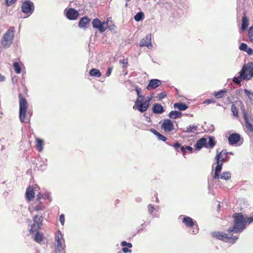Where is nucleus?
<instances>
[{
    "label": "nucleus",
    "instance_id": "nucleus-62",
    "mask_svg": "<svg viewBox=\"0 0 253 253\" xmlns=\"http://www.w3.org/2000/svg\"><path fill=\"white\" fill-rule=\"evenodd\" d=\"M185 148L186 149V150L190 151L191 153L193 152V149L192 147L190 146H187L185 147Z\"/></svg>",
    "mask_w": 253,
    "mask_h": 253
},
{
    "label": "nucleus",
    "instance_id": "nucleus-20",
    "mask_svg": "<svg viewBox=\"0 0 253 253\" xmlns=\"http://www.w3.org/2000/svg\"><path fill=\"white\" fill-rule=\"evenodd\" d=\"M90 21V19L87 16H85L83 17L80 19L79 22V27L80 28H86L87 27V25L89 24Z\"/></svg>",
    "mask_w": 253,
    "mask_h": 253
},
{
    "label": "nucleus",
    "instance_id": "nucleus-53",
    "mask_svg": "<svg viewBox=\"0 0 253 253\" xmlns=\"http://www.w3.org/2000/svg\"><path fill=\"white\" fill-rule=\"evenodd\" d=\"M59 221L62 225H64L65 222V216L64 214H61L59 217Z\"/></svg>",
    "mask_w": 253,
    "mask_h": 253
},
{
    "label": "nucleus",
    "instance_id": "nucleus-4",
    "mask_svg": "<svg viewBox=\"0 0 253 253\" xmlns=\"http://www.w3.org/2000/svg\"><path fill=\"white\" fill-rule=\"evenodd\" d=\"M242 80H249L253 77V63L249 62L242 67L239 72Z\"/></svg>",
    "mask_w": 253,
    "mask_h": 253
},
{
    "label": "nucleus",
    "instance_id": "nucleus-7",
    "mask_svg": "<svg viewBox=\"0 0 253 253\" xmlns=\"http://www.w3.org/2000/svg\"><path fill=\"white\" fill-rule=\"evenodd\" d=\"M93 28L97 29L101 33H103L108 27L107 22H102L98 18H95L92 22Z\"/></svg>",
    "mask_w": 253,
    "mask_h": 253
},
{
    "label": "nucleus",
    "instance_id": "nucleus-58",
    "mask_svg": "<svg viewBox=\"0 0 253 253\" xmlns=\"http://www.w3.org/2000/svg\"><path fill=\"white\" fill-rule=\"evenodd\" d=\"M129 248H123L122 249V251L124 253H131L132 251L130 249H128Z\"/></svg>",
    "mask_w": 253,
    "mask_h": 253
},
{
    "label": "nucleus",
    "instance_id": "nucleus-57",
    "mask_svg": "<svg viewBox=\"0 0 253 253\" xmlns=\"http://www.w3.org/2000/svg\"><path fill=\"white\" fill-rule=\"evenodd\" d=\"M181 146V145L178 141H176L172 145V146L176 149V151H177L178 148H180Z\"/></svg>",
    "mask_w": 253,
    "mask_h": 253
},
{
    "label": "nucleus",
    "instance_id": "nucleus-42",
    "mask_svg": "<svg viewBox=\"0 0 253 253\" xmlns=\"http://www.w3.org/2000/svg\"><path fill=\"white\" fill-rule=\"evenodd\" d=\"M244 92L246 93V95L248 96L249 99L250 100L252 103H253V92H252L251 91L245 88L244 89Z\"/></svg>",
    "mask_w": 253,
    "mask_h": 253
},
{
    "label": "nucleus",
    "instance_id": "nucleus-38",
    "mask_svg": "<svg viewBox=\"0 0 253 253\" xmlns=\"http://www.w3.org/2000/svg\"><path fill=\"white\" fill-rule=\"evenodd\" d=\"M191 227V229H190L189 231L190 233H191L193 235H196L198 233L199 228H198V226L197 225V222L194 223V225Z\"/></svg>",
    "mask_w": 253,
    "mask_h": 253
},
{
    "label": "nucleus",
    "instance_id": "nucleus-40",
    "mask_svg": "<svg viewBox=\"0 0 253 253\" xmlns=\"http://www.w3.org/2000/svg\"><path fill=\"white\" fill-rule=\"evenodd\" d=\"M14 70L15 72L19 74L21 72V67L19 64V63L17 62H14L13 64Z\"/></svg>",
    "mask_w": 253,
    "mask_h": 253
},
{
    "label": "nucleus",
    "instance_id": "nucleus-43",
    "mask_svg": "<svg viewBox=\"0 0 253 253\" xmlns=\"http://www.w3.org/2000/svg\"><path fill=\"white\" fill-rule=\"evenodd\" d=\"M248 35L250 41L253 43V26L250 27L248 30Z\"/></svg>",
    "mask_w": 253,
    "mask_h": 253
},
{
    "label": "nucleus",
    "instance_id": "nucleus-11",
    "mask_svg": "<svg viewBox=\"0 0 253 253\" xmlns=\"http://www.w3.org/2000/svg\"><path fill=\"white\" fill-rule=\"evenodd\" d=\"M67 18L70 20H76L79 16V11L73 8H70L66 13Z\"/></svg>",
    "mask_w": 253,
    "mask_h": 253
},
{
    "label": "nucleus",
    "instance_id": "nucleus-18",
    "mask_svg": "<svg viewBox=\"0 0 253 253\" xmlns=\"http://www.w3.org/2000/svg\"><path fill=\"white\" fill-rule=\"evenodd\" d=\"M152 111L155 114H161L165 112V109L161 104L157 103L153 105Z\"/></svg>",
    "mask_w": 253,
    "mask_h": 253
},
{
    "label": "nucleus",
    "instance_id": "nucleus-6",
    "mask_svg": "<svg viewBox=\"0 0 253 253\" xmlns=\"http://www.w3.org/2000/svg\"><path fill=\"white\" fill-rule=\"evenodd\" d=\"M34 11V3L30 0H26L22 2L21 11L24 14L30 16Z\"/></svg>",
    "mask_w": 253,
    "mask_h": 253
},
{
    "label": "nucleus",
    "instance_id": "nucleus-29",
    "mask_svg": "<svg viewBox=\"0 0 253 253\" xmlns=\"http://www.w3.org/2000/svg\"><path fill=\"white\" fill-rule=\"evenodd\" d=\"M89 74L90 76L95 77H100L101 76V73L100 70L95 68L91 69L89 71Z\"/></svg>",
    "mask_w": 253,
    "mask_h": 253
},
{
    "label": "nucleus",
    "instance_id": "nucleus-13",
    "mask_svg": "<svg viewBox=\"0 0 253 253\" xmlns=\"http://www.w3.org/2000/svg\"><path fill=\"white\" fill-rule=\"evenodd\" d=\"M144 46L147 47L149 49H151L153 47V45L151 43V34L147 35L145 38L141 40L140 46Z\"/></svg>",
    "mask_w": 253,
    "mask_h": 253
},
{
    "label": "nucleus",
    "instance_id": "nucleus-51",
    "mask_svg": "<svg viewBox=\"0 0 253 253\" xmlns=\"http://www.w3.org/2000/svg\"><path fill=\"white\" fill-rule=\"evenodd\" d=\"M55 253H61V252L64 250L65 247H55Z\"/></svg>",
    "mask_w": 253,
    "mask_h": 253
},
{
    "label": "nucleus",
    "instance_id": "nucleus-35",
    "mask_svg": "<svg viewBox=\"0 0 253 253\" xmlns=\"http://www.w3.org/2000/svg\"><path fill=\"white\" fill-rule=\"evenodd\" d=\"M144 18V14L143 12L140 11L134 16V19L136 22H139Z\"/></svg>",
    "mask_w": 253,
    "mask_h": 253
},
{
    "label": "nucleus",
    "instance_id": "nucleus-46",
    "mask_svg": "<svg viewBox=\"0 0 253 253\" xmlns=\"http://www.w3.org/2000/svg\"><path fill=\"white\" fill-rule=\"evenodd\" d=\"M238 239V237L235 236H228L227 242L234 243Z\"/></svg>",
    "mask_w": 253,
    "mask_h": 253
},
{
    "label": "nucleus",
    "instance_id": "nucleus-33",
    "mask_svg": "<svg viewBox=\"0 0 253 253\" xmlns=\"http://www.w3.org/2000/svg\"><path fill=\"white\" fill-rule=\"evenodd\" d=\"M42 203H39L36 206L34 207L31 212L43 211L45 209V207L42 205Z\"/></svg>",
    "mask_w": 253,
    "mask_h": 253
},
{
    "label": "nucleus",
    "instance_id": "nucleus-63",
    "mask_svg": "<svg viewBox=\"0 0 253 253\" xmlns=\"http://www.w3.org/2000/svg\"><path fill=\"white\" fill-rule=\"evenodd\" d=\"M46 167V165L44 164V165H41L39 167V169H40L41 170H44L45 169Z\"/></svg>",
    "mask_w": 253,
    "mask_h": 253
},
{
    "label": "nucleus",
    "instance_id": "nucleus-41",
    "mask_svg": "<svg viewBox=\"0 0 253 253\" xmlns=\"http://www.w3.org/2000/svg\"><path fill=\"white\" fill-rule=\"evenodd\" d=\"M226 92V90L222 89L217 92H215L213 94L216 98L220 99L223 97L224 93H225Z\"/></svg>",
    "mask_w": 253,
    "mask_h": 253
},
{
    "label": "nucleus",
    "instance_id": "nucleus-1",
    "mask_svg": "<svg viewBox=\"0 0 253 253\" xmlns=\"http://www.w3.org/2000/svg\"><path fill=\"white\" fill-rule=\"evenodd\" d=\"M233 226L229 228L227 232L232 233H240L246 228L245 216L241 212H236L232 215Z\"/></svg>",
    "mask_w": 253,
    "mask_h": 253
},
{
    "label": "nucleus",
    "instance_id": "nucleus-39",
    "mask_svg": "<svg viewBox=\"0 0 253 253\" xmlns=\"http://www.w3.org/2000/svg\"><path fill=\"white\" fill-rule=\"evenodd\" d=\"M42 240H43V234H41L39 232V231L36 232L34 240L37 243H40L42 241Z\"/></svg>",
    "mask_w": 253,
    "mask_h": 253
},
{
    "label": "nucleus",
    "instance_id": "nucleus-5",
    "mask_svg": "<svg viewBox=\"0 0 253 253\" xmlns=\"http://www.w3.org/2000/svg\"><path fill=\"white\" fill-rule=\"evenodd\" d=\"M151 100L152 97H147L144 101L137 99L135 101V106L140 112L143 113L149 108Z\"/></svg>",
    "mask_w": 253,
    "mask_h": 253
},
{
    "label": "nucleus",
    "instance_id": "nucleus-52",
    "mask_svg": "<svg viewBox=\"0 0 253 253\" xmlns=\"http://www.w3.org/2000/svg\"><path fill=\"white\" fill-rule=\"evenodd\" d=\"M233 82L237 84H241V79H240V78L237 77H234L233 78Z\"/></svg>",
    "mask_w": 253,
    "mask_h": 253
},
{
    "label": "nucleus",
    "instance_id": "nucleus-8",
    "mask_svg": "<svg viewBox=\"0 0 253 253\" xmlns=\"http://www.w3.org/2000/svg\"><path fill=\"white\" fill-rule=\"evenodd\" d=\"M228 152H227L226 150H223L219 153H218L215 157L216 164H223V163L227 162L228 161Z\"/></svg>",
    "mask_w": 253,
    "mask_h": 253
},
{
    "label": "nucleus",
    "instance_id": "nucleus-26",
    "mask_svg": "<svg viewBox=\"0 0 253 253\" xmlns=\"http://www.w3.org/2000/svg\"><path fill=\"white\" fill-rule=\"evenodd\" d=\"M249 19L247 18V17L246 16V15L245 14H244V15L242 17V24H241V30L242 32H244L246 30H247V29L249 26Z\"/></svg>",
    "mask_w": 253,
    "mask_h": 253
},
{
    "label": "nucleus",
    "instance_id": "nucleus-15",
    "mask_svg": "<svg viewBox=\"0 0 253 253\" xmlns=\"http://www.w3.org/2000/svg\"><path fill=\"white\" fill-rule=\"evenodd\" d=\"M212 236L216 239L220 240L227 242L228 236L227 234L222 232H213Z\"/></svg>",
    "mask_w": 253,
    "mask_h": 253
},
{
    "label": "nucleus",
    "instance_id": "nucleus-12",
    "mask_svg": "<svg viewBox=\"0 0 253 253\" xmlns=\"http://www.w3.org/2000/svg\"><path fill=\"white\" fill-rule=\"evenodd\" d=\"M162 82L159 79H151L149 81L148 84L147 85L146 88L148 90H153L157 88L159 86L161 85Z\"/></svg>",
    "mask_w": 253,
    "mask_h": 253
},
{
    "label": "nucleus",
    "instance_id": "nucleus-31",
    "mask_svg": "<svg viewBox=\"0 0 253 253\" xmlns=\"http://www.w3.org/2000/svg\"><path fill=\"white\" fill-rule=\"evenodd\" d=\"M43 141L39 138H36V148L39 152H42L43 150Z\"/></svg>",
    "mask_w": 253,
    "mask_h": 253
},
{
    "label": "nucleus",
    "instance_id": "nucleus-10",
    "mask_svg": "<svg viewBox=\"0 0 253 253\" xmlns=\"http://www.w3.org/2000/svg\"><path fill=\"white\" fill-rule=\"evenodd\" d=\"M161 128L166 132H170L174 129L173 123L170 119H165L162 124Z\"/></svg>",
    "mask_w": 253,
    "mask_h": 253
},
{
    "label": "nucleus",
    "instance_id": "nucleus-3",
    "mask_svg": "<svg viewBox=\"0 0 253 253\" xmlns=\"http://www.w3.org/2000/svg\"><path fill=\"white\" fill-rule=\"evenodd\" d=\"M15 33L14 27H10L3 35L1 39V44L3 48H8L12 44Z\"/></svg>",
    "mask_w": 253,
    "mask_h": 253
},
{
    "label": "nucleus",
    "instance_id": "nucleus-23",
    "mask_svg": "<svg viewBox=\"0 0 253 253\" xmlns=\"http://www.w3.org/2000/svg\"><path fill=\"white\" fill-rule=\"evenodd\" d=\"M173 107L175 109H177L180 111H184L186 110L188 108V106L182 102H178L177 103H175L173 105Z\"/></svg>",
    "mask_w": 253,
    "mask_h": 253
},
{
    "label": "nucleus",
    "instance_id": "nucleus-54",
    "mask_svg": "<svg viewBox=\"0 0 253 253\" xmlns=\"http://www.w3.org/2000/svg\"><path fill=\"white\" fill-rule=\"evenodd\" d=\"M167 96L165 92H161L158 94L157 97L161 99L165 98Z\"/></svg>",
    "mask_w": 253,
    "mask_h": 253
},
{
    "label": "nucleus",
    "instance_id": "nucleus-45",
    "mask_svg": "<svg viewBox=\"0 0 253 253\" xmlns=\"http://www.w3.org/2000/svg\"><path fill=\"white\" fill-rule=\"evenodd\" d=\"M231 111L234 116L238 117V109L235 104H233L231 106Z\"/></svg>",
    "mask_w": 253,
    "mask_h": 253
},
{
    "label": "nucleus",
    "instance_id": "nucleus-48",
    "mask_svg": "<svg viewBox=\"0 0 253 253\" xmlns=\"http://www.w3.org/2000/svg\"><path fill=\"white\" fill-rule=\"evenodd\" d=\"M42 197L43 200H45L47 199V200H48L49 202L51 201V198L49 194L48 193H45V194H42Z\"/></svg>",
    "mask_w": 253,
    "mask_h": 253
},
{
    "label": "nucleus",
    "instance_id": "nucleus-19",
    "mask_svg": "<svg viewBox=\"0 0 253 253\" xmlns=\"http://www.w3.org/2000/svg\"><path fill=\"white\" fill-rule=\"evenodd\" d=\"M25 197L28 202L31 201L35 197V192L34 188L31 186H29L27 188L25 193Z\"/></svg>",
    "mask_w": 253,
    "mask_h": 253
},
{
    "label": "nucleus",
    "instance_id": "nucleus-56",
    "mask_svg": "<svg viewBox=\"0 0 253 253\" xmlns=\"http://www.w3.org/2000/svg\"><path fill=\"white\" fill-rule=\"evenodd\" d=\"M42 194L39 193V194L37 195L36 200L39 202V203H42Z\"/></svg>",
    "mask_w": 253,
    "mask_h": 253
},
{
    "label": "nucleus",
    "instance_id": "nucleus-22",
    "mask_svg": "<svg viewBox=\"0 0 253 253\" xmlns=\"http://www.w3.org/2000/svg\"><path fill=\"white\" fill-rule=\"evenodd\" d=\"M223 164H216V166L215 168L214 171V174L213 175V179H218L220 177V172L222 169Z\"/></svg>",
    "mask_w": 253,
    "mask_h": 253
},
{
    "label": "nucleus",
    "instance_id": "nucleus-50",
    "mask_svg": "<svg viewBox=\"0 0 253 253\" xmlns=\"http://www.w3.org/2000/svg\"><path fill=\"white\" fill-rule=\"evenodd\" d=\"M148 209L149 213L152 214L154 210H155V208L153 205L150 204L148 205Z\"/></svg>",
    "mask_w": 253,
    "mask_h": 253
},
{
    "label": "nucleus",
    "instance_id": "nucleus-55",
    "mask_svg": "<svg viewBox=\"0 0 253 253\" xmlns=\"http://www.w3.org/2000/svg\"><path fill=\"white\" fill-rule=\"evenodd\" d=\"M215 102V101L213 99H207L204 101V103L209 104L211 103H214Z\"/></svg>",
    "mask_w": 253,
    "mask_h": 253
},
{
    "label": "nucleus",
    "instance_id": "nucleus-60",
    "mask_svg": "<svg viewBox=\"0 0 253 253\" xmlns=\"http://www.w3.org/2000/svg\"><path fill=\"white\" fill-rule=\"evenodd\" d=\"M120 62L123 65H126L127 64V59H123L122 60H120Z\"/></svg>",
    "mask_w": 253,
    "mask_h": 253
},
{
    "label": "nucleus",
    "instance_id": "nucleus-44",
    "mask_svg": "<svg viewBox=\"0 0 253 253\" xmlns=\"http://www.w3.org/2000/svg\"><path fill=\"white\" fill-rule=\"evenodd\" d=\"M220 178L225 180H228L231 178V173L229 172H224L220 175Z\"/></svg>",
    "mask_w": 253,
    "mask_h": 253
},
{
    "label": "nucleus",
    "instance_id": "nucleus-64",
    "mask_svg": "<svg viewBox=\"0 0 253 253\" xmlns=\"http://www.w3.org/2000/svg\"><path fill=\"white\" fill-rule=\"evenodd\" d=\"M5 80V78L4 76L0 74V82H3Z\"/></svg>",
    "mask_w": 253,
    "mask_h": 253
},
{
    "label": "nucleus",
    "instance_id": "nucleus-59",
    "mask_svg": "<svg viewBox=\"0 0 253 253\" xmlns=\"http://www.w3.org/2000/svg\"><path fill=\"white\" fill-rule=\"evenodd\" d=\"M112 71V68H111V67L108 68L107 69V71L106 73V76L107 77L111 75Z\"/></svg>",
    "mask_w": 253,
    "mask_h": 253
},
{
    "label": "nucleus",
    "instance_id": "nucleus-49",
    "mask_svg": "<svg viewBox=\"0 0 253 253\" xmlns=\"http://www.w3.org/2000/svg\"><path fill=\"white\" fill-rule=\"evenodd\" d=\"M121 245L123 247H126L127 248H132V245L130 243H127L126 241H123L121 243Z\"/></svg>",
    "mask_w": 253,
    "mask_h": 253
},
{
    "label": "nucleus",
    "instance_id": "nucleus-61",
    "mask_svg": "<svg viewBox=\"0 0 253 253\" xmlns=\"http://www.w3.org/2000/svg\"><path fill=\"white\" fill-rule=\"evenodd\" d=\"M180 148L181 152H182L183 154L186 152V149L185 148V147L184 146H181Z\"/></svg>",
    "mask_w": 253,
    "mask_h": 253
},
{
    "label": "nucleus",
    "instance_id": "nucleus-34",
    "mask_svg": "<svg viewBox=\"0 0 253 253\" xmlns=\"http://www.w3.org/2000/svg\"><path fill=\"white\" fill-rule=\"evenodd\" d=\"M198 130V126H189L187 127L186 130H182L183 132L185 133L193 132L194 133L196 130Z\"/></svg>",
    "mask_w": 253,
    "mask_h": 253
},
{
    "label": "nucleus",
    "instance_id": "nucleus-32",
    "mask_svg": "<svg viewBox=\"0 0 253 253\" xmlns=\"http://www.w3.org/2000/svg\"><path fill=\"white\" fill-rule=\"evenodd\" d=\"M216 144V141H215V138L213 136H209V141L207 143V146L210 148L212 149Z\"/></svg>",
    "mask_w": 253,
    "mask_h": 253
},
{
    "label": "nucleus",
    "instance_id": "nucleus-47",
    "mask_svg": "<svg viewBox=\"0 0 253 253\" xmlns=\"http://www.w3.org/2000/svg\"><path fill=\"white\" fill-rule=\"evenodd\" d=\"M17 0H5V4L7 6H10L13 4H14Z\"/></svg>",
    "mask_w": 253,
    "mask_h": 253
},
{
    "label": "nucleus",
    "instance_id": "nucleus-36",
    "mask_svg": "<svg viewBox=\"0 0 253 253\" xmlns=\"http://www.w3.org/2000/svg\"><path fill=\"white\" fill-rule=\"evenodd\" d=\"M134 90L136 91L137 95V98L139 99V100L144 101V96L142 95H141V89L139 88L138 86H136L134 88Z\"/></svg>",
    "mask_w": 253,
    "mask_h": 253
},
{
    "label": "nucleus",
    "instance_id": "nucleus-14",
    "mask_svg": "<svg viewBox=\"0 0 253 253\" xmlns=\"http://www.w3.org/2000/svg\"><path fill=\"white\" fill-rule=\"evenodd\" d=\"M241 139V135L239 133H233L231 134L228 138L229 144L231 145L237 144Z\"/></svg>",
    "mask_w": 253,
    "mask_h": 253
},
{
    "label": "nucleus",
    "instance_id": "nucleus-24",
    "mask_svg": "<svg viewBox=\"0 0 253 253\" xmlns=\"http://www.w3.org/2000/svg\"><path fill=\"white\" fill-rule=\"evenodd\" d=\"M244 119L246 123V128L251 132H253V125H252L249 121L247 113L243 111Z\"/></svg>",
    "mask_w": 253,
    "mask_h": 253
},
{
    "label": "nucleus",
    "instance_id": "nucleus-27",
    "mask_svg": "<svg viewBox=\"0 0 253 253\" xmlns=\"http://www.w3.org/2000/svg\"><path fill=\"white\" fill-rule=\"evenodd\" d=\"M150 131L157 137L159 140H161L163 142H165L167 140V137L163 134L160 133L157 130L154 128H151Z\"/></svg>",
    "mask_w": 253,
    "mask_h": 253
},
{
    "label": "nucleus",
    "instance_id": "nucleus-21",
    "mask_svg": "<svg viewBox=\"0 0 253 253\" xmlns=\"http://www.w3.org/2000/svg\"><path fill=\"white\" fill-rule=\"evenodd\" d=\"M239 49L241 51L247 52L250 55L253 54V49L252 48L249 47L246 43H241L239 47Z\"/></svg>",
    "mask_w": 253,
    "mask_h": 253
},
{
    "label": "nucleus",
    "instance_id": "nucleus-9",
    "mask_svg": "<svg viewBox=\"0 0 253 253\" xmlns=\"http://www.w3.org/2000/svg\"><path fill=\"white\" fill-rule=\"evenodd\" d=\"M55 247H65L63 234L60 230H58L55 234Z\"/></svg>",
    "mask_w": 253,
    "mask_h": 253
},
{
    "label": "nucleus",
    "instance_id": "nucleus-30",
    "mask_svg": "<svg viewBox=\"0 0 253 253\" xmlns=\"http://www.w3.org/2000/svg\"><path fill=\"white\" fill-rule=\"evenodd\" d=\"M41 225L39 224H37L36 223L34 222L31 225L30 228L29 229V232L30 233H34L39 232V229H41Z\"/></svg>",
    "mask_w": 253,
    "mask_h": 253
},
{
    "label": "nucleus",
    "instance_id": "nucleus-16",
    "mask_svg": "<svg viewBox=\"0 0 253 253\" xmlns=\"http://www.w3.org/2000/svg\"><path fill=\"white\" fill-rule=\"evenodd\" d=\"M182 218V222L185 224L186 227H190L194 225V223L196 222V221H194L191 217L181 215L179 216V218Z\"/></svg>",
    "mask_w": 253,
    "mask_h": 253
},
{
    "label": "nucleus",
    "instance_id": "nucleus-25",
    "mask_svg": "<svg viewBox=\"0 0 253 253\" xmlns=\"http://www.w3.org/2000/svg\"><path fill=\"white\" fill-rule=\"evenodd\" d=\"M182 116V113L181 112L176 110L170 111L168 115L169 118L172 119L180 118Z\"/></svg>",
    "mask_w": 253,
    "mask_h": 253
},
{
    "label": "nucleus",
    "instance_id": "nucleus-2",
    "mask_svg": "<svg viewBox=\"0 0 253 253\" xmlns=\"http://www.w3.org/2000/svg\"><path fill=\"white\" fill-rule=\"evenodd\" d=\"M18 98L19 100V117L21 122L23 123L27 112L28 102L21 93L18 94Z\"/></svg>",
    "mask_w": 253,
    "mask_h": 253
},
{
    "label": "nucleus",
    "instance_id": "nucleus-17",
    "mask_svg": "<svg viewBox=\"0 0 253 253\" xmlns=\"http://www.w3.org/2000/svg\"><path fill=\"white\" fill-rule=\"evenodd\" d=\"M196 150H199L203 147L207 148V140L204 137L200 138L194 145Z\"/></svg>",
    "mask_w": 253,
    "mask_h": 253
},
{
    "label": "nucleus",
    "instance_id": "nucleus-37",
    "mask_svg": "<svg viewBox=\"0 0 253 253\" xmlns=\"http://www.w3.org/2000/svg\"><path fill=\"white\" fill-rule=\"evenodd\" d=\"M245 224L247 226L248 225H250L253 223V213L252 214L249 216L247 215H245Z\"/></svg>",
    "mask_w": 253,
    "mask_h": 253
},
{
    "label": "nucleus",
    "instance_id": "nucleus-28",
    "mask_svg": "<svg viewBox=\"0 0 253 253\" xmlns=\"http://www.w3.org/2000/svg\"><path fill=\"white\" fill-rule=\"evenodd\" d=\"M43 221V217L42 213L40 212L35 215L33 217V221L39 225H42Z\"/></svg>",
    "mask_w": 253,
    "mask_h": 253
}]
</instances>
